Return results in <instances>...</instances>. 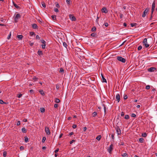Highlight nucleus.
<instances>
[{
	"label": "nucleus",
	"instance_id": "18",
	"mask_svg": "<svg viewBox=\"0 0 157 157\" xmlns=\"http://www.w3.org/2000/svg\"><path fill=\"white\" fill-rule=\"evenodd\" d=\"M22 132L23 133H26V130L25 128L24 127L22 128L21 129Z\"/></svg>",
	"mask_w": 157,
	"mask_h": 157
},
{
	"label": "nucleus",
	"instance_id": "6",
	"mask_svg": "<svg viewBox=\"0 0 157 157\" xmlns=\"http://www.w3.org/2000/svg\"><path fill=\"white\" fill-rule=\"evenodd\" d=\"M143 45H145L146 48H148L149 46V45L147 43V39L146 38H145L144 40Z\"/></svg>",
	"mask_w": 157,
	"mask_h": 157
},
{
	"label": "nucleus",
	"instance_id": "13",
	"mask_svg": "<svg viewBox=\"0 0 157 157\" xmlns=\"http://www.w3.org/2000/svg\"><path fill=\"white\" fill-rule=\"evenodd\" d=\"M102 106H103L104 107V112L105 113V114L107 112V108L106 107V106L104 104H102Z\"/></svg>",
	"mask_w": 157,
	"mask_h": 157
},
{
	"label": "nucleus",
	"instance_id": "61",
	"mask_svg": "<svg viewBox=\"0 0 157 157\" xmlns=\"http://www.w3.org/2000/svg\"><path fill=\"white\" fill-rule=\"evenodd\" d=\"M124 113L123 112H122L121 113V116L122 117L124 115Z\"/></svg>",
	"mask_w": 157,
	"mask_h": 157
},
{
	"label": "nucleus",
	"instance_id": "47",
	"mask_svg": "<svg viewBox=\"0 0 157 157\" xmlns=\"http://www.w3.org/2000/svg\"><path fill=\"white\" fill-rule=\"evenodd\" d=\"M128 98V96L127 95H125L124 96V99L126 100Z\"/></svg>",
	"mask_w": 157,
	"mask_h": 157
},
{
	"label": "nucleus",
	"instance_id": "12",
	"mask_svg": "<svg viewBox=\"0 0 157 157\" xmlns=\"http://www.w3.org/2000/svg\"><path fill=\"white\" fill-rule=\"evenodd\" d=\"M116 98L117 100V102H119L120 100V95L119 94H117L116 95Z\"/></svg>",
	"mask_w": 157,
	"mask_h": 157
},
{
	"label": "nucleus",
	"instance_id": "15",
	"mask_svg": "<svg viewBox=\"0 0 157 157\" xmlns=\"http://www.w3.org/2000/svg\"><path fill=\"white\" fill-rule=\"evenodd\" d=\"M32 27L33 29H37L38 26L36 24H34L32 25Z\"/></svg>",
	"mask_w": 157,
	"mask_h": 157
},
{
	"label": "nucleus",
	"instance_id": "52",
	"mask_svg": "<svg viewBox=\"0 0 157 157\" xmlns=\"http://www.w3.org/2000/svg\"><path fill=\"white\" fill-rule=\"evenodd\" d=\"M24 149V146H21L20 147V150H23Z\"/></svg>",
	"mask_w": 157,
	"mask_h": 157
},
{
	"label": "nucleus",
	"instance_id": "7",
	"mask_svg": "<svg viewBox=\"0 0 157 157\" xmlns=\"http://www.w3.org/2000/svg\"><path fill=\"white\" fill-rule=\"evenodd\" d=\"M45 131L47 135H49L50 134V132L48 127H46L45 128Z\"/></svg>",
	"mask_w": 157,
	"mask_h": 157
},
{
	"label": "nucleus",
	"instance_id": "59",
	"mask_svg": "<svg viewBox=\"0 0 157 157\" xmlns=\"http://www.w3.org/2000/svg\"><path fill=\"white\" fill-rule=\"evenodd\" d=\"M75 140H73L71 141L70 142V144H71L73 142H75Z\"/></svg>",
	"mask_w": 157,
	"mask_h": 157
},
{
	"label": "nucleus",
	"instance_id": "38",
	"mask_svg": "<svg viewBox=\"0 0 157 157\" xmlns=\"http://www.w3.org/2000/svg\"><path fill=\"white\" fill-rule=\"evenodd\" d=\"M46 140V138L45 137H43L42 140V143H44L45 141V140Z\"/></svg>",
	"mask_w": 157,
	"mask_h": 157
},
{
	"label": "nucleus",
	"instance_id": "29",
	"mask_svg": "<svg viewBox=\"0 0 157 157\" xmlns=\"http://www.w3.org/2000/svg\"><path fill=\"white\" fill-rule=\"evenodd\" d=\"M25 142L27 143L28 141V138L27 136L25 137Z\"/></svg>",
	"mask_w": 157,
	"mask_h": 157
},
{
	"label": "nucleus",
	"instance_id": "16",
	"mask_svg": "<svg viewBox=\"0 0 157 157\" xmlns=\"http://www.w3.org/2000/svg\"><path fill=\"white\" fill-rule=\"evenodd\" d=\"M101 75L102 78V82H106V79L105 78L103 74L101 73Z\"/></svg>",
	"mask_w": 157,
	"mask_h": 157
},
{
	"label": "nucleus",
	"instance_id": "50",
	"mask_svg": "<svg viewBox=\"0 0 157 157\" xmlns=\"http://www.w3.org/2000/svg\"><path fill=\"white\" fill-rule=\"evenodd\" d=\"M70 0H66V2L68 5H70Z\"/></svg>",
	"mask_w": 157,
	"mask_h": 157
},
{
	"label": "nucleus",
	"instance_id": "60",
	"mask_svg": "<svg viewBox=\"0 0 157 157\" xmlns=\"http://www.w3.org/2000/svg\"><path fill=\"white\" fill-rule=\"evenodd\" d=\"M58 107V105L57 104H54V107L55 108H57Z\"/></svg>",
	"mask_w": 157,
	"mask_h": 157
},
{
	"label": "nucleus",
	"instance_id": "57",
	"mask_svg": "<svg viewBox=\"0 0 157 157\" xmlns=\"http://www.w3.org/2000/svg\"><path fill=\"white\" fill-rule=\"evenodd\" d=\"M36 39H40V37L38 35H36Z\"/></svg>",
	"mask_w": 157,
	"mask_h": 157
},
{
	"label": "nucleus",
	"instance_id": "31",
	"mask_svg": "<svg viewBox=\"0 0 157 157\" xmlns=\"http://www.w3.org/2000/svg\"><path fill=\"white\" fill-rule=\"evenodd\" d=\"M29 35L30 36H33V35H35V33L34 32H30L29 33Z\"/></svg>",
	"mask_w": 157,
	"mask_h": 157
},
{
	"label": "nucleus",
	"instance_id": "63",
	"mask_svg": "<svg viewBox=\"0 0 157 157\" xmlns=\"http://www.w3.org/2000/svg\"><path fill=\"white\" fill-rule=\"evenodd\" d=\"M74 134V132H71L69 133V136H71Z\"/></svg>",
	"mask_w": 157,
	"mask_h": 157
},
{
	"label": "nucleus",
	"instance_id": "37",
	"mask_svg": "<svg viewBox=\"0 0 157 157\" xmlns=\"http://www.w3.org/2000/svg\"><path fill=\"white\" fill-rule=\"evenodd\" d=\"M137 24L136 23H131V27H134L135 26L137 25Z\"/></svg>",
	"mask_w": 157,
	"mask_h": 157
},
{
	"label": "nucleus",
	"instance_id": "11",
	"mask_svg": "<svg viewBox=\"0 0 157 157\" xmlns=\"http://www.w3.org/2000/svg\"><path fill=\"white\" fill-rule=\"evenodd\" d=\"M156 68L154 67H151L149 68L148 70V71L150 72H152L154 71L155 70Z\"/></svg>",
	"mask_w": 157,
	"mask_h": 157
},
{
	"label": "nucleus",
	"instance_id": "46",
	"mask_svg": "<svg viewBox=\"0 0 157 157\" xmlns=\"http://www.w3.org/2000/svg\"><path fill=\"white\" fill-rule=\"evenodd\" d=\"M150 86L149 85H147L146 87V89L147 90L150 89Z\"/></svg>",
	"mask_w": 157,
	"mask_h": 157
},
{
	"label": "nucleus",
	"instance_id": "53",
	"mask_svg": "<svg viewBox=\"0 0 157 157\" xmlns=\"http://www.w3.org/2000/svg\"><path fill=\"white\" fill-rule=\"evenodd\" d=\"M72 127L73 128H75L77 127V126L76 124H73Z\"/></svg>",
	"mask_w": 157,
	"mask_h": 157
},
{
	"label": "nucleus",
	"instance_id": "41",
	"mask_svg": "<svg viewBox=\"0 0 157 157\" xmlns=\"http://www.w3.org/2000/svg\"><path fill=\"white\" fill-rule=\"evenodd\" d=\"M131 117H136V115L134 113H132L131 114Z\"/></svg>",
	"mask_w": 157,
	"mask_h": 157
},
{
	"label": "nucleus",
	"instance_id": "24",
	"mask_svg": "<svg viewBox=\"0 0 157 157\" xmlns=\"http://www.w3.org/2000/svg\"><path fill=\"white\" fill-rule=\"evenodd\" d=\"M101 137V135L98 136L96 138V139L98 140L99 141L100 140Z\"/></svg>",
	"mask_w": 157,
	"mask_h": 157
},
{
	"label": "nucleus",
	"instance_id": "10",
	"mask_svg": "<svg viewBox=\"0 0 157 157\" xmlns=\"http://www.w3.org/2000/svg\"><path fill=\"white\" fill-rule=\"evenodd\" d=\"M101 12L102 13H107L108 12V10H107L106 8L105 7H103L101 9Z\"/></svg>",
	"mask_w": 157,
	"mask_h": 157
},
{
	"label": "nucleus",
	"instance_id": "30",
	"mask_svg": "<svg viewBox=\"0 0 157 157\" xmlns=\"http://www.w3.org/2000/svg\"><path fill=\"white\" fill-rule=\"evenodd\" d=\"M142 136L144 137H145L147 136V134L146 133H144L142 134Z\"/></svg>",
	"mask_w": 157,
	"mask_h": 157
},
{
	"label": "nucleus",
	"instance_id": "56",
	"mask_svg": "<svg viewBox=\"0 0 157 157\" xmlns=\"http://www.w3.org/2000/svg\"><path fill=\"white\" fill-rule=\"evenodd\" d=\"M11 33H10V34L8 35V37H7V39H9L10 38H11Z\"/></svg>",
	"mask_w": 157,
	"mask_h": 157
},
{
	"label": "nucleus",
	"instance_id": "28",
	"mask_svg": "<svg viewBox=\"0 0 157 157\" xmlns=\"http://www.w3.org/2000/svg\"><path fill=\"white\" fill-rule=\"evenodd\" d=\"M129 116L128 115H126L125 116L124 118L126 119H128L129 118Z\"/></svg>",
	"mask_w": 157,
	"mask_h": 157
},
{
	"label": "nucleus",
	"instance_id": "45",
	"mask_svg": "<svg viewBox=\"0 0 157 157\" xmlns=\"http://www.w3.org/2000/svg\"><path fill=\"white\" fill-rule=\"evenodd\" d=\"M63 45L66 48L67 46V43L66 42H63Z\"/></svg>",
	"mask_w": 157,
	"mask_h": 157
},
{
	"label": "nucleus",
	"instance_id": "14",
	"mask_svg": "<svg viewBox=\"0 0 157 157\" xmlns=\"http://www.w3.org/2000/svg\"><path fill=\"white\" fill-rule=\"evenodd\" d=\"M12 3L13 4L14 6V7L16 8L17 9H20V7L18 6L15 2L14 1H12Z\"/></svg>",
	"mask_w": 157,
	"mask_h": 157
},
{
	"label": "nucleus",
	"instance_id": "44",
	"mask_svg": "<svg viewBox=\"0 0 157 157\" xmlns=\"http://www.w3.org/2000/svg\"><path fill=\"white\" fill-rule=\"evenodd\" d=\"M75 50L77 51H81V49L80 48H78V47H76Z\"/></svg>",
	"mask_w": 157,
	"mask_h": 157
},
{
	"label": "nucleus",
	"instance_id": "51",
	"mask_svg": "<svg viewBox=\"0 0 157 157\" xmlns=\"http://www.w3.org/2000/svg\"><path fill=\"white\" fill-rule=\"evenodd\" d=\"M45 46H46V44H42V48L43 49H45Z\"/></svg>",
	"mask_w": 157,
	"mask_h": 157
},
{
	"label": "nucleus",
	"instance_id": "22",
	"mask_svg": "<svg viewBox=\"0 0 157 157\" xmlns=\"http://www.w3.org/2000/svg\"><path fill=\"white\" fill-rule=\"evenodd\" d=\"M121 155L123 157H127L128 156V154L125 153L122 154Z\"/></svg>",
	"mask_w": 157,
	"mask_h": 157
},
{
	"label": "nucleus",
	"instance_id": "9",
	"mask_svg": "<svg viewBox=\"0 0 157 157\" xmlns=\"http://www.w3.org/2000/svg\"><path fill=\"white\" fill-rule=\"evenodd\" d=\"M69 17L71 20L72 21H75L76 20V18L73 15L70 14Z\"/></svg>",
	"mask_w": 157,
	"mask_h": 157
},
{
	"label": "nucleus",
	"instance_id": "23",
	"mask_svg": "<svg viewBox=\"0 0 157 157\" xmlns=\"http://www.w3.org/2000/svg\"><path fill=\"white\" fill-rule=\"evenodd\" d=\"M97 115V113L96 112H94L92 114V116L93 117H95Z\"/></svg>",
	"mask_w": 157,
	"mask_h": 157
},
{
	"label": "nucleus",
	"instance_id": "21",
	"mask_svg": "<svg viewBox=\"0 0 157 157\" xmlns=\"http://www.w3.org/2000/svg\"><path fill=\"white\" fill-rule=\"evenodd\" d=\"M40 111L41 113H44L45 111V109L44 108H40Z\"/></svg>",
	"mask_w": 157,
	"mask_h": 157
},
{
	"label": "nucleus",
	"instance_id": "58",
	"mask_svg": "<svg viewBox=\"0 0 157 157\" xmlns=\"http://www.w3.org/2000/svg\"><path fill=\"white\" fill-rule=\"evenodd\" d=\"M20 121H18L17 122V125H19L20 124Z\"/></svg>",
	"mask_w": 157,
	"mask_h": 157
},
{
	"label": "nucleus",
	"instance_id": "20",
	"mask_svg": "<svg viewBox=\"0 0 157 157\" xmlns=\"http://www.w3.org/2000/svg\"><path fill=\"white\" fill-rule=\"evenodd\" d=\"M37 53L40 56L43 55L42 52L41 51H38Z\"/></svg>",
	"mask_w": 157,
	"mask_h": 157
},
{
	"label": "nucleus",
	"instance_id": "2",
	"mask_svg": "<svg viewBox=\"0 0 157 157\" xmlns=\"http://www.w3.org/2000/svg\"><path fill=\"white\" fill-rule=\"evenodd\" d=\"M115 128L117 134L121 135V132L119 127L118 126L116 125V126L115 127Z\"/></svg>",
	"mask_w": 157,
	"mask_h": 157
},
{
	"label": "nucleus",
	"instance_id": "64",
	"mask_svg": "<svg viewBox=\"0 0 157 157\" xmlns=\"http://www.w3.org/2000/svg\"><path fill=\"white\" fill-rule=\"evenodd\" d=\"M123 15L121 13L120 15V18L121 19L123 17Z\"/></svg>",
	"mask_w": 157,
	"mask_h": 157
},
{
	"label": "nucleus",
	"instance_id": "43",
	"mask_svg": "<svg viewBox=\"0 0 157 157\" xmlns=\"http://www.w3.org/2000/svg\"><path fill=\"white\" fill-rule=\"evenodd\" d=\"M142 46L141 45L139 46L138 48V50H140L142 48Z\"/></svg>",
	"mask_w": 157,
	"mask_h": 157
},
{
	"label": "nucleus",
	"instance_id": "42",
	"mask_svg": "<svg viewBox=\"0 0 157 157\" xmlns=\"http://www.w3.org/2000/svg\"><path fill=\"white\" fill-rule=\"evenodd\" d=\"M56 7H57V8H59L60 7V6H59V4L57 2L56 3Z\"/></svg>",
	"mask_w": 157,
	"mask_h": 157
},
{
	"label": "nucleus",
	"instance_id": "1",
	"mask_svg": "<svg viewBox=\"0 0 157 157\" xmlns=\"http://www.w3.org/2000/svg\"><path fill=\"white\" fill-rule=\"evenodd\" d=\"M21 17V15L20 14H17L16 16L14 17V22L17 23L18 21V20Z\"/></svg>",
	"mask_w": 157,
	"mask_h": 157
},
{
	"label": "nucleus",
	"instance_id": "4",
	"mask_svg": "<svg viewBox=\"0 0 157 157\" xmlns=\"http://www.w3.org/2000/svg\"><path fill=\"white\" fill-rule=\"evenodd\" d=\"M117 59L120 61L122 62V63H125L126 61L125 59L121 56H118L117 58Z\"/></svg>",
	"mask_w": 157,
	"mask_h": 157
},
{
	"label": "nucleus",
	"instance_id": "3",
	"mask_svg": "<svg viewBox=\"0 0 157 157\" xmlns=\"http://www.w3.org/2000/svg\"><path fill=\"white\" fill-rule=\"evenodd\" d=\"M149 9L147 8L144 11L143 14L142 15V17H145L147 15L148 13Z\"/></svg>",
	"mask_w": 157,
	"mask_h": 157
},
{
	"label": "nucleus",
	"instance_id": "17",
	"mask_svg": "<svg viewBox=\"0 0 157 157\" xmlns=\"http://www.w3.org/2000/svg\"><path fill=\"white\" fill-rule=\"evenodd\" d=\"M23 36L22 35H18L17 37L19 39V40H22L23 37Z\"/></svg>",
	"mask_w": 157,
	"mask_h": 157
},
{
	"label": "nucleus",
	"instance_id": "26",
	"mask_svg": "<svg viewBox=\"0 0 157 157\" xmlns=\"http://www.w3.org/2000/svg\"><path fill=\"white\" fill-rule=\"evenodd\" d=\"M40 93L41 94L44 95L45 94V93L44 92L43 90H41L39 91Z\"/></svg>",
	"mask_w": 157,
	"mask_h": 157
},
{
	"label": "nucleus",
	"instance_id": "33",
	"mask_svg": "<svg viewBox=\"0 0 157 157\" xmlns=\"http://www.w3.org/2000/svg\"><path fill=\"white\" fill-rule=\"evenodd\" d=\"M59 72H61V73H64V70H63V68H60V69Z\"/></svg>",
	"mask_w": 157,
	"mask_h": 157
},
{
	"label": "nucleus",
	"instance_id": "62",
	"mask_svg": "<svg viewBox=\"0 0 157 157\" xmlns=\"http://www.w3.org/2000/svg\"><path fill=\"white\" fill-rule=\"evenodd\" d=\"M59 151V149L57 148L55 151H54V152L56 153L57 152H58Z\"/></svg>",
	"mask_w": 157,
	"mask_h": 157
},
{
	"label": "nucleus",
	"instance_id": "27",
	"mask_svg": "<svg viewBox=\"0 0 157 157\" xmlns=\"http://www.w3.org/2000/svg\"><path fill=\"white\" fill-rule=\"evenodd\" d=\"M96 27L95 26H94L92 28V29H91V31L92 32H94V31H96Z\"/></svg>",
	"mask_w": 157,
	"mask_h": 157
},
{
	"label": "nucleus",
	"instance_id": "32",
	"mask_svg": "<svg viewBox=\"0 0 157 157\" xmlns=\"http://www.w3.org/2000/svg\"><path fill=\"white\" fill-rule=\"evenodd\" d=\"M41 5L42 6L44 7L45 8L46 7V5L45 3L44 2H42L41 3Z\"/></svg>",
	"mask_w": 157,
	"mask_h": 157
},
{
	"label": "nucleus",
	"instance_id": "19",
	"mask_svg": "<svg viewBox=\"0 0 157 157\" xmlns=\"http://www.w3.org/2000/svg\"><path fill=\"white\" fill-rule=\"evenodd\" d=\"M55 102L56 103H59L60 102V100L59 99L57 98H55Z\"/></svg>",
	"mask_w": 157,
	"mask_h": 157
},
{
	"label": "nucleus",
	"instance_id": "36",
	"mask_svg": "<svg viewBox=\"0 0 157 157\" xmlns=\"http://www.w3.org/2000/svg\"><path fill=\"white\" fill-rule=\"evenodd\" d=\"M41 42L43 44H46V42L44 40H41Z\"/></svg>",
	"mask_w": 157,
	"mask_h": 157
},
{
	"label": "nucleus",
	"instance_id": "54",
	"mask_svg": "<svg viewBox=\"0 0 157 157\" xmlns=\"http://www.w3.org/2000/svg\"><path fill=\"white\" fill-rule=\"evenodd\" d=\"M22 95V94H18L17 97L18 98H21Z\"/></svg>",
	"mask_w": 157,
	"mask_h": 157
},
{
	"label": "nucleus",
	"instance_id": "39",
	"mask_svg": "<svg viewBox=\"0 0 157 157\" xmlns=\"http://www.w3.org/2000/svg\"><path fill=\"white\" fill-rule=\"evenodd\" d=\"M7 152L6 151H4L3 153V156L4 157H6V156Z\"/></svg>",
	"mask_w": 157,
	"mask_h": 157
},
{
	"label": "nucleus",
	"instance_id": "49",
	"mask_svg": "<svg viewBox=\"0 0 157 157\" xmlns=\"http://www.w3.org/2000/svg\"><path fill=\"white\" fill-rule=\"evenodd\" d=\"M103 25H105L106 27H107L108 26V24L107 23H105Z\"/></svg>",
	"mask_w": 157,
	"mask_h": 157
},
{
	"label": "nucleus",
	"instance_id": "40",
	"mask_svg": "<svg viewBox=\"0 0 157 157\" xmlns=\"http://www.w3.org/2000/svg\"><path fill=\"white\" fill-rule=\"evenodd\" d=\"M54 10L55 12H57V13L59 12V10L58 9H57V8H54Z\"/></svg>",
	"mask_w": 157,
	"mask_h": 157
},
{
	"label": "nucleus",
	"instance_id": "25",
	"mask_svg": "<svg viewBox=\"0 0 157 157\" xmlns=\"http://www.w3.org/2000/svg\"><path fill=\"white\" fill-rule=\"evenodd\" d=\"M144 139L142 138H140L139 139V141L140 143H142L143 142Z\"/></svg>",
	"mask_w": 157,
	"mask_h": 157
},
{
	"label": "nucleus",
	"instance_id": "5",
	"mask_svg": "<svg viewBox=\"0 0 157 157\" xmlns=\"http://www.w3.org/2000/svg\"><path fill=\"white\" fill-rule=\"evenodd\" d=\"M113 145L112 144L110 145L109 147L107 149V151L110 154L111 153V152L113 150Z\"/></svg>",
	"mask_w": 157,
	"mask_h": 157
},
{
	"label": "nucleus",
	"instance_id": "55",
	"mask_svg": "<svg viewBox=\"0 0 157 157\" xmlns=\"http://www.w3.org/2000/svg\"><path fill=\"white\" fill-rule=\"evenodd\" d=\"M59 85L58 84H56V88L58 90H59Z\"/></svg>",
	"mask_w": 157,
	"mask_h": 157
},
{
	"label": "nucleus",
	"instance_id": "35",
	"mask_svg": "<svg viewBox=\"0 0 157 157\" xmlns=\"http://www.w3.org/2000/svg\"><path fill=\"white\" fill-rule=\"evenodd\" d=\"M52 17L54 20H56V16L55 15H52Z\"/></svg>",
	"mask_w": 157,
	"mask_h": 157
},
{
	"label": "nucleus",
	"instance_id": "48",
	"mask_svg": "<svg viewBox=\"0 0 157 157\" xmlns=\"http://www.w3.org/2000/svg\"><path fill=\"white\" fill-rule=\"evenodd\" d=\"M96 35V34L95 33H92L91 34V36H93V37H94Z\"/></svg>",
	"mask_w": 157,
	"mask_h": 157
},
{
	"label": "nucleus",
	"instance_id": "34",
	"mask_svg": "<svg viewBox=\"0 0 157 157\" xmlns=\"http://www.w3.org/2000/svg\"><path fill=\"white\" fill-rule=\"evenodd\" d=\"M0 103L2 104H7V103H6V102H5L3 101L2 100H0Z\"/></svg>",
	"mask_w": 157,
	"mask_h": 157
},
{
	"label": "nucleus",
	"instance_id": "8",
	"mask_svg": "<svg viewBox=\"0 0 157 157\" xmlns=\"http://www.w3.org/2000/svg\"><path fill=\"white\" fill-rule=\"evenodd\" d=\"M155 2H154L152 4V5L151 12V14H153V12L154 11L155 7Z\"/></svg>",
	"mask_w": 157,
	"mask_h": 157
}]
</instances>
